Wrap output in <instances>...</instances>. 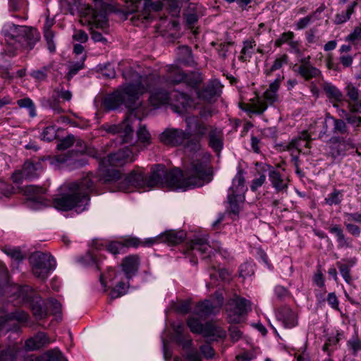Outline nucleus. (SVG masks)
<instances>
[{
    "label": "nucleus",
    "instance_id": "obj_20",
    "mask_svg": "<svg viewBox=\"0 0 361 361\" xmlns=\"http://www.w3.org/2000/svg\"><path fill=\"white\" fill-rule=\"evenodd\" d=\"M151 174L147 178L148 188L157 185L164 186V180L167 170L163 164L154 165L152 167Z\"/></svg>",
    "mask_w": 361,
    "mask_h": 361
},
{
    "label": "nucleus",
    "instance_id": "obj_43",
    "mask_svg": "<svg viewBox=\"0 0 361 361\" xmlns=\"http://www.w3.org/2000/svg\"><path fill=\"white\" fill-rule=\"evenodd\" d=\"M288 63V56H287V54H284L279 55L275 58V59L273 62V64L271 65L270 68L267 69L264 71V73L266 74L267 76H270L273 72L280 70L284 66L287 65Z\"/></svg>",
    "mask_w": 361,
    "mask_h": 361
},
{
    "label": "nucleus",
    "instance_id": "obj_62",
    "mask_svg": "<svg viewBox=\"0 0 361 361\" xmlns=\"http://www.w3.org/2000/svg\"><path fill=\"white\" fill-rule=\"evenodd\" d=\"M338 266L340 273L345 281L348 283H350L352 281V278L350 276V270L349 266L345 264H341L339 262L338 263Z\"/></svg>",
    "mask_w": 361,
    "mask_h": 361
},
{
    "label": "nucleus",
    "instance_id": "obj_59",
    "mask_svg": "<svg viewBox=\"0 0 361 361\" xmlns=\"http://www.w3.org/2000/svg\"><path fill=\"white\" fill-rule=\"evenodd\" d=\"M44 37L47 42L49 50L51 52H54L56 46L54 42V32L49 28L44 29Z\"/></svg>",
    "mask_w": 361,
    "mask_h": 361
},
{
    "label": "nucleus",
    "instance_id": "obj_47",
    "mask_svg": "<svg viewBox=\"0 0 361 361\" xmlns=\"http://www.w3.org/2000/svg\"><path fill=\"white\" fill-rule=\"evenodd\" d=\"M341 336V334L338 332L336 336H329L323 345V350L326 352L329 355L336 349V345L339 343Z\"/></svg>",
    "mask_w": 361,
    "mask_h": 361
},
{
    "label": "nucleus",
    "instance_id": "obj_33",
    "mask_svg": "<svg viewBox=\"0 0 361 361\" xmlns=\"http://www.w3.org/2000/svg\"><path fill=\"white\" fill-rule=\"evenodd\" d=\"M67 361L63 353L58 349L55 348L48 350L39 357L31 356L26 361Z\"/></svg>",
    "mask_w": 361,
    "mask_h": 361
},
{
    "label": "nucleus",
    "instance_id": "obj_25",
    "mask_svg": "<svg viewBox=\"0 0 361 361\" xmlns=\"http://www.w3.org/2000/svg\"><path fill=\"white\" fill-rule=\"evenodd\" d=\"M139 265L140 259L137 255H129L123 259L121 267L128 280L136 274Z\"/></svg>",
    "mask_w": 361,
    "mask_h": 361
},
{
    "label": "nucleus",
    "instance_id": "obj_60",
    "mask_svg": "<svg viewBox=\"0 0 361 361\" xmlns=\"http://www.w3.org/2000/svg\"><path fill=\"white\" fill-rule=\"evenodd\" d=\"M356 113H351L349 116L346 118L347 123L351 125L354 131L357 132L359 127L361 126V117L355 115Z\"/></svg>",
    "mask_w": 361,
    "mask_h": 361
},
{
    "label": "nucleus",
    "instance_id": "obj_50",
    "mask_svg": "<svg viewBox=\"0 0 361 361\" xmlns=\"http://www.w3.org/2000/svg\"><path fill=\"white\" fill-rule=\"evenodd\" d=\"M57 132L56 126L51 125L44 128L41 134V140L47 142H51L56 138Z\"/></svg>",
    "mask_w": 361,
    "mask_h": 361
},
{
    "label": "nucleus",
    "instance_id": "obj_29",
    "mask_svg": "<svg viewBox=\"0 0 361 361\" xmlns=\"http://www.w3.org/2000/svg\"><path fill=\"white\" fill-rule=\"evenodd\" d=\"M222 86L217 80L210 81L198 94L200 97L209 101L221 91Z\"/></svg>",
    "mask_w": 361,
    "mask_h": 361
},
{
    "label": "nucleus",
    "instance_id": "obj_39",
    "mask_svg": "<svg viewBox=\"0 0 361 361\" xmlns=\"http://www.w3.org/2000/svg\"><path fill=\"white\" fill-rule=\"evenodd\" d=\"M13 288L16 290L14 294L17 298L22 299L23 301L30 302L33 297L37 296L32 288L29 286L15 285Z\"/></svg>",
    "mask_w": 361,
    "mask_h": 361
},
{
    "label": "nucleus",
    "instance_id": "obj_37",
    "mask_svg": "<svg viewBox=\"0 0 361 361\" xmlns=\"http://www.w3.org/2000/svg\"><path fill=\"white\" fill-rule=\"evenodd\" d=\"M41 170L42 166L39 162L34 164L31 161L25 162L22 169L25 179H32L37 177Z\"/></svg>",
    "mask_w": 361,
    "mask_h": 361
},
{
    "label": "nucleus",
    "instance_id": "obj_56",
    "mask_svg": "<svg viewBox=\"0 0 361 361\" xmlns=\"http://www.w3.org/2000/svg\"><path fill=\"white\" fill-rule=\"evenodd\" d=\"M187 324L192 333L201 334L203 331L204 326L197 319L189 318L187 321Z\"/></svg>",
    "mask_w": 361,
    "mask_h": 361
},
{
    "label": "nucleus",
    "instance_id": "obj_12",
    "mask_svg": "<svg viewBox=\"0 0 361 361\" xmlns=\"http://www.w3.org/2000/svg\"><path fill=\"white\" fill-rule=\"evenodd\" d=\"M294 71L305 81L312 79L318 80L319 82L323 80L321 70L312 64L310 56L300 59L299 63L294 66Z\"/></svg>",
    "mask_w": 361,
    "mask_h": 361
},
{
    "label": "nucleus",
    "instance_id": "obj_19",
    "mask_svg": "<svg viewBox=\"0 0 361 361\" xmlns=\"http://www.w3.org/2000/svg\"><path fill=\"white\" fill-rule=\"evenodd\" d=\"M61 97L66 101H70L72 98V93L68 90H54L51 97L47 99L44 106L51 109L55 114H61L63 111L59 106V98Z\"/></svg>",
    "mask_w": 361,
    "mask_h": 361
},
{
    "label": "nucleus",
    "instance_id": "obj_34",
    "mask_svg": "<svg viewBox=\"0 0 361 361\" xmlns=\"http://www.w3.org/2000/svg\"><path fill=\"white\" fill-rule=\"evenodd\" d=\"M171 97L176 99L177 104H174L175 111L178 114H181L182 110L190 107L192 104V99L187 94L183 92H174L171 94Z\"/></svg>",
    "mask_w": 361,
    "mask_h": 361
},
{
    "label": "nucleus",
    "instance_id": "obj_35",
    "mask_svg": "<svg viewBox=\"0 0 361 361\" xmlns=\"http://www.w3.org/2000/svg\"><path fill=\"white\" fill-rule=\"evenodd\" d=\"M171 97V95L170 96L166 91L157 90L151 94L149 100L153 106L157 108L160 105L167 104Z\"/></svg>",
    "mask_w": 361,
    "mask_h": 361
},
{
    "label": "nucleus",
    "instance_id": "obj_31",
    "mask_svg": "<svg viewBox=\"0 0 361 361\" xmlns=\"http://www.w3.org/2000/svg\"><path fill=\"white\" fill-rule=\"evenodd\" d=\"M29 303L32 314L37 319H42L47 317V310L40 296L33 297Z\"/></svg>",
    "mask_w": 361,
    "mask_h": 361
},
{
    "label": "nucleus",
    "instance_id": "obj_1",
    "mask_svg": "<svg viewBox=\"0 0 361 361\" xmlns=\"http://www.w3.org/2000/svg\"><path fill=\"white\" fill-rule=\"evenodd\" d=\"M98 183L111 184L114 188L112 191L125 192L148 188L147 177L140 168L133 170L126 176H122L116 170L108 171L103 177L90 173L79 180L68 183L67 192L54 200V207L62 211L84 212L89 204L90 194L96 189Z\"/></svg>",
    "mask_w": 361,
    "mask_h": 361
},
{
    "label": "nucleus",
    "instance_id": "obj_15",
    "mask_svg": "<svg viewBox=\"0 0 361 361\" xmlns=\"http://www.w3.org/2000/svg\"><path fill=\"white\" fill-rule=\"evenodd\" d=\"M213 250H219L220 246L218 242L213 243L210 245L207 240L204 238H197L194 239L190 245V249L187 251L188 257L190 255L199 254V255L205 259L211 256L213 253Z\"/></svg>",
    "mask_w": 361,
    "mask_h": 361
},
{
    "label": "nucleus",
    "instance_id": "obj_13",
    "mask_svg": "<svg viewBox=\"0 0 361 361\" xmlns=\"http://www.w3.org/2000/svg\"><path fill=\"white\" fill-rule=\"evenodd\" d=\"M107 4L102 0H94V8L87 5V16H90V23L97 28H104L108 24L106 18Z\"/></svg>",
    "mask_w": 361,
    "mask_h": 361
},
{
    "label": "nucleus",
    "instance_id": "obj_14",
    "mask_svg": "<svg viewBox=\"0 0 361 361\" xmlns=\"http://www.w3.org/2000/svg\"><path fill=\"white\" fill-rule=\"evenodd\" d=\"M259 166L263 171H268L269 180L277 192H287L289 179L285 175L269 164H260Z\"/></svg>",
    "mask_w": 361,
    "mask_h": 361
},
{
    "label": "nucleus",
    "instance_id": "obj_63",
    "mask_svg": "<svg viewBox=\"0 0 361 361\" xmlns=\"http://www.w3.org/2000/svg\"><path fill=\"white\" fill-rule=\"evenodd\" d=\"M345 41L353 43L361 41V27H356L353 31L345 37Z\"/></svg>",
    "mask_w": 361,
    "mask_h": 361
},
{
    "label": "nucleus",
    "instance_id": "obj_26",
    "mask_svg": "<svg viewBox=\"0 0 361 361\" xmlns=\"http://www.w3.org/2000/svg\"><path fill=\"white\" fill-rule=\"evenodd\" d=\"M50 343V340L44 333L39 332L25 341V348L27 350L32 351L44 347Z\"/></svg>",
    "mask_w": 361,
    "mask_h": 361
},
{
    "label": "nucleus",
    "instance_id": "obj_2",
    "mask_svg": "<svg viewBox=\"0 0 361 361\" xmlns=\"http://www.w3.org/2000/svg\"><path fill=\"white\" fill-rule=\"evenodd\" d=\"M123 75L129 82L123 85L104 100V106L108 110L117 109L123 104L128 109V116L121 123L104 126L107 133L118 135L116 141L119 144L131 141L133 135L132 123L133 121L140 120L136 112L137 107L140 104L139 97L151 89L154 81L153 77L142 76L132 70L124 72Z\"/></svg>",
    "mask_w": 361,
    "mask_h": 361
},
{
    "label": "nucleus",
    "instance_id": "obj_44",
    "mask_svg": "<svg viewBox=\"0 0 361 361\" xmlns=\"http://www.w3.org/2000/svg\"><path fill=\"white\" fill-rule=\"evenodd\" d=\"M255 46L256 43L253 39L244 41L243 47L240 51V56H239V60L243 62L250 61L254 52L253 49Z\"/></svg>",
    "mask_w": 361,
    "mask_h": 361
},
{
    "label": "nucleus",
    "instance_id": "obj_52",
    "mask_svg": "<svg viewBox=\"0 0 361 361\" xmlns=\"http://www.w3.org/2000/svg\"><path fill=\"white\" fill-rule=\"evenodd\" d=\"M343 199V195L341 191L334 189V191L330 193L326 198H325V203L328 205L338 204L341 202Z\"/></svg>",
    "mask_w": 361,
    "mask_h": 361
},
{
    "label": "nucleus",
    "instance_id": "obj_51",
    "mask_svg": "<svg viewBox=\"0 0 361 361\" xmlns=\"http://www.w3.org/2000/svg\"><path fill=\"white\" fill-rule=\"evenodd\" d=\"M347 347L353 355H357L361 351V340L357 336H353L348 341Z\"/></svg>",
    "mask_w": 361,
    "mask_h": 361
},
{
    "label": "nucleus",
    "instance_id": "obj_22",
    "mask_svg": "<svg viewBox=\"0 0 361 361\" xmlns=\"http://www.w3.org/2000/svg\"><path fill=\"white\" fill-rule=\"evenodd\" d=\"M28 314L24 311H16L9 314L0 317V331H8L11 330L10 322L13 320L18 322H26L28 319Z\"/></svg>",
    "mask_w": 361,
    "mask_h": 361
},
{
    "label": "nucleus",
    "instance_id": "obj_7",
    "mask_svg": "<svg viewBox=\"0 0 361 361\" xmlns=\"http://www.w3.org/2000/svg\"><path fill=\"white\" fill-rule=\"evenodd\" d=\"M136 147L133 145L131 147H126L119 149L114 153H111L107 156V157H101L97 155V153L93 149L92 152H89L88 154L90 156L100 160V164L106 167L107 163L109 166L121 167L126 164L133 162L137 157V153L135 152L134 150Z\"/></svg>",
    "mask_w": 361,
    "mask_h": 361
},
{
    "label": "nucleus",
    "instance_id": "obj_53",
    "mask_svg": "<svg viewBox=\"0 0 361 361\" xmlns=\"http://www.w3.org/2000/svg\"><path fill=\"white\" fill-rule=\"evenodd\" d=\"M165 6L172 16H178L180 12V4L178 0H164Z\"/></svg>",
    "mask_w": 361,
    "mask_h": 361
},
{
    "label": "nucleus",
    "instance_id": "obj_27",
    "mask_svg": "<svg viewBox=\"0 0 361 361\" xmlns=\"http://www.w3.org/2000/svg\"><path fill=\"white\" fill-rule=\"evenodd\" d=\"M310 137L307 132H302L298 137L293 139L288 145V150H297L299 153L303 152V148L310 149Z\"/></svg>",
    "mask_w": 361,
    "mask_h": 361
},
{
    "label": "nucleus",
    "instance_id": "obj_3",
    "mask_svg": "<svg viewBox=\"0 0 361 361\" xmlns=\"http://www.w3.org/2000/svg\"><path fill=\"white\" fill-rule=\"evenodd\" d=\"M212 169L209 161L196 159L184 173L178 169L167 171L164 186L170 190H187L195 187H202L212 181Z\"/></svg>",
    "mask_w": 361,
    "mask_h": 361
},
{
    "label": "nucleus",
    "instance_id": "obj_42",
    "mask_svg": "<svg viewBox=\"0 0 361 361\" xmlns=\"http://www.w3.org/2000/svg\"><path fill=\"white\" fill-rule=\"evenodd\" d=\"M260 164L257 163L256 166L258 167L255 178L252 180L250 185V190L255 192L262 187L266 182L267 173L268 171H263L259 166Z\"/></svg>",
    "mask_w": 361,
    "mask_h": 361
},
{
    "label": "nucleus",
    "instance_id": "obj_40",
    "mask_svg": "<svg viewBox=\"0 0 361 361\" xmlns=\"http://www.w3.org/2000/svg\"><path fill=\"white\" fill-rule=\"evenodd\" d=\"M20 348L18 344L8 346L6 350L0 351V361H16Z\"/></svg>",
    "mask_w": 361,
    "mask_h": 361
},
{
    "label": "nucleus",
    "instance_id": "obj_49",
    "mask_svg": "<svg viewBox=\"0 0 361 361\" xmlns=\"http://www.w3.org/2000/svg\"><path fill=\"white\" fill-rule=\"evenodd\" d=\"M85 58V56H82L80 61L73 63L68 66V73L66 75L68 80H70L78 73L79 71L84 68V61Z\"/></svg>",
    "mask_w": 361,
    "mask_h": 361
},
{
    "label": "nucleus",
    "instance_id": "obj_61",
    "mask_svg": "<svg viewBox=\"0 0 361 361\" xmlns=\"http://www.w3.org/2000/svg\"><path fill=\"white\" fill-rule=\"evenodd\" d=\"M254 274L253 266L250 263H244L240 266L239 274L243 278L252 276Z\"/></svg>",
    "mask_w": 361,
    "mask_h": 361
},
{
    "label": "nucleus",
    "instance_id": "obj_30",
    "mask_svg": "<svg viewBox=\"0 0 361 361\" xmlns=\"http://www.w3.org/2000/svg\"><path fill=\"white\" fill-rule=\"evenodd\" d=\"M61 5L67 7L68 12L74 16L75 13H81L87 16V5L82 0H59Z\"/></svg>",
    "mask_w": 361,
    "mask_h": 361
},
{
    "label": "nucleus",
    "instance_id": "obj_11",
    "mask_svg": "<svg viewBox=\"0 0 361 361\" xmlns=\"http://www.w3.org/2000/svg\"><path fill=\"white\" fill-rule=\"evenodd\" d=\"M251 310V302L245 298L235 296L227 304L226 312L229 322L237 324L241 321V317Z\"/></svg>",
    "mask_w": 361,
    "mask_h": 361
},
{
    "label": "nucleus",
    "instance_id": "obj_5",
    "mask_svg": "<svg viewBox=\"0 0 361 361\" xmlns=\"http://www.w3.org/2000/svg\"><path fill=\"white\" fill-rule=\"evenodd\" d=\"M4 35L8 39L18 42L20 47L31 50L39 40L40 35L37 29L25 25H17L7 23L2 30Z\"/></svg>",
    "mask_w": 361,
    "mask_h": 361
},
{
    "label": "nucleus",
    "instance_id": "obj_21",
    "mask_svg": "<svg viewBox=\"0 0 361 361\" xmlns=\"http://www.w3.org/2000/svg\"><path fill=\"white\" fill-rule=\"evenodd\" d=\"M207 136L209 147L215 152L219 153L224 147V134L222 130L214 126Z\"/></svg>",
    "mask_w": 361,
    "mask_h": 361
},
{
    "label": "nucleus",
    "instance_id": "obj_38",
    "mask_svg": "<svg viewBox=\"0 0 361 361\" xmlns=\"http://www.w3.org/2000/svg\"><path fill=\"white\" fill-rule=\"evenodd\" d=\"M216 309L217 308L212 302L209 300H204L197 305L195 309V312L201 317H205L214 314Z\"/></svg>",
    "mask_w": 361,
    "mask_h": 361
},
{
    "label": "nucleus",
    "instance_id": "obj_23",
    "mask_svg": "<svg viewBox=\"0 0 361 361\" xmlns=\"http://www.w3.org/2000/svg\"><path fill=\"white\" fill-rule=\"evenodd\" d=\"M165 6L164 0L152 2V0H147L143 3L142 13L138 15L137 18H141V23L149 21L152 19V11H159Z\"/></svg>",
    "mask_w": 361,
    "mask_h": 361
},
{
    "label": "nucleus",
    "instance_id": "obj_17",
    "mask_svg": "<svg viewBox=\"0 0 361 361\" xmlns=\"http://www.w3.org/2000/svg\"><path fill=\"white\" fill-rule=\"evenodd\" d=\"M159 140L165 145L178 147L182 145L188 138L185 130L169 128L159 134Z\"/></svg>",
    "mask_w": 361,
    "mask_h": 361
},
{
    "label": "nucleus",
    "instance_id": "obj_55",
    "mask_svg": "<svg viewBox=\"0 0 361 361\" xmlns=\"http://www.w3.org/2000/svg\"><path fill=\"white\" fill-rule=\"evenodd\" d=\"M128 286L123 282H119L118 284L111 290L110 297L113 299L119 298L125 295L127 292Z\"/></svg>",
    "mask_w": 361,
    "mask_h": 361
},
{
    "label": "nucleus",
    "instance_id": "obj_45",
    "mask_svg": "<svg viewBox=\"0 0 361 361\" xmlns=\"http://www.w3.org/2000/svg\"><path fill=\"white\" fill-rule=\"evenodd\" d=\"M186 23L193 25L198 20L197 6L195 4H190L184 13Z\"/></svg>",
    "mask_w": 361,
    "mask_h": 361
},
{
    "label": "nucleus",
    "instance_id": "obj_18",
    "mask_svg": "<svg viewBox=\"0 0 361 361\" xmlns=\"http://www.w3.org/2000/svg\"><path fill=\"white\" fill-rule=\"evenodd\" d=\"M345 92L348 98V109L351 113H361V95L359 90L352 83H348L345 87Z\"/></svg>",
    "mask_w": 361,
    "mask_h": 361
},
{
    "label": "nucleus",
    "instance_id": "obj_64",
    "mask_svg": "<svg viewBox=\"0 0 361 361\" xmlns=\"http://www.w3.org/2000/svg\"><path fill=\"white\" fill-rule=\"evenodd\" d=\"M186 361H202L201 355L196 349H190L185 355Z\"/></svg>",
    "mask_w": 361,
    "mask_h": 361
},
{
    "label": "nucleus",
    "instance_id": "obj_6",
    "mask_svg": "<svg viewBox=\"0 0 361 361\" xmlns=\"http://www.w3.org/2000/svg\"><path fill=\"white\" fill-rule=\"evenodd\" d=\"M245 171L239 168L237 173L232 180V185L228 190L227 201L231 212L234 214H238L240 204L245 200V192L247 190L245 186Z\"/></svg>",
    "mask_w": 361,
    "mask_h": 361
},
{
    "label": "nucleus",
    "instance_id": "obj_10",
    "mask_svg": "<svg viewBox=\"0 0 361 361\" xmlns=\"http://www.w3.org/2000/svg\"><path fill=\"white\" fill-rule=\"evenodd\" d=\"M168 81L172 84H178L181 82L187 85L195 88L203 81L202 74L199 72H192L190 74H185L177 66L169 65L167 66Z\"/></svg>",
    "mask_w": 361,
    "mask_h": 361
},
{
    "label": "nucleus",
    "instance_id": "obj_46",
    "mask_svg": "<svg viewBox=\"0 0 361 361\" xmlns=\"http://www.w3.org/2000/svg\"><path fill=\"white\" fill-rule=\"evenodd\" d=\"M333 133L334 134L348 135L349 133V128L347 126V122L340 118L333 119Z\"/></svg>",
    "mask_w": 361,
    "mask_h": 361
},
{
    "label": "nucleus",
    "instance_id": "obj_24",
    "mask_svg": "<svg viewBox=\"0 0 361 361\" xmlns=\"http://www.w3.org/2000/svg\"><path fill=\"white\" fill-rule=\"evenodd\" d=\"M277 319L286 329H291L298 324L295 312L289 307H283L277 313Z\"/></svg>",
    "mask_w": 361,
    "mask_h": 361
},
{
    "label": "nucleus",
    "instance_id": "obj_4",
    "mask_svg": "<svg viewBox=\"0 0 361 361\" xmlns=\"http://www.w3.org/2000/svg\"><path fill=\"white\" fill-rule=\"evenodd\" d=\"M185 123V131L188 138L185 143V147L193 151L199 150L201 147V141L206 137L214 125L210 123L208 120L194 116H186Z\"/></svg>",
    "mask_w": 361,
    "mask_h": 361
},
{
    "label": "nucleus",
    "instance_id": "obj_9",
    "mask_svg": "<svg viewBox=\"0 0 361 361\" xmlns=\"http://www.w3.org/2000/svg\"><path fill=\"white\" fill-rule=\"evenodd\" d=\"M277 98V94L267 89L264 93L263 98L256 95L255 97L250 99L248 103H241L240 107L243 111L246 112L250 117L253 114L261 115L267 110L268 104H272L276 101Z\"/></svg>",
    "mask_w": 361,
    "mask_h": 361
},
{
    "label": "nucleus",
    "instance_id": "obj_57",
    "mask_svg": "<svg viewBox=\"0 0 361 361\" xmlns=\"http://www.w3.org/2000/svg\"><path fill=\"white\" fill-rule=\"evenodd\" d=\"M232 42H224L218 44L216 48L219 56L222 59H226L228 56V53L231 51L233 47Z\"/></svg>",
    "mask_w": 361,
    "mask_h": 361
},
{
    "label": "nucleus",
    "instance_id": "obj_28",
    "mask_svg": "<svg viewBox=\"0 0 361 361\" xmlns=\"http://www.w3.org/2000/svg\"><path fill=\"white\" fill-rule=\"evenodd\" d=\"M161 242L169 245H175L182 243L186 234L183 231L169 230L161 234Z\"/></svg>",
    "mask_w": 361,
    "mask_h": 361
},
{
    "label": "nucleus",
    "instance_id": "obj_58",
    "mask_svg": "<svg viewBox=\"0 0 361 361\" xmlns=\"http://www.w3.org/2000/svg\"><path fill=\"white\" fill-rule=\"evenodd\" d=\"M75 142V137L73 135H68L66 137L61 139L57 145V149L59 150H65L71 147Z\"/></svg>",
    "mask_w": 361,
    "mask_h": 361
},
{
    "label": "nucleus",
    "instance_id": "obj_16",
    "mask_svg": "<svg viewBox=\"0 0 361 361\" xmlns=\"http://www.w3.org/2000/svg\"><path fill=\"white\" fill-rule=\"evenodd\" d=\"M45 189L36 185H27L24 189V193L27 197L26 205L33 209H40L47 205V202L43 195Z\"/></svg>",
    "mask_w": 361,
    "mask_h": 361
},
{
    "label": "nucleus",
    "instance_id": "obj_48",
    "mask_svg": "<svg viewBox=\"0 0 361 361\" xmlns=\"http://www.w3.org/2000/svg\"><path fill=\"white\" fill-rule=\"evenodd\" d=\"M17 104L20 108H25L28 110L30 117L34 118L36 116V108L34 102L29 97L18 99Z\"/></svg>",
    "mask_w": 361,
    "mask_h": 361
},
{
    "label": "nucleus",
    "instance_id": "obj_36",
    "mask_svg": "<svg viewBox=\"0 0 361 361\" xmlns=\"http://www.w3.org/2000/svg\"><path fill=\"white\" fill-rule=\"evenodd\" d=\"M177 59L180 63L192 66L195 64L191 49L188 46H180L177 49Z\"/></svg>",
    "mask_w": 361,
    "mask_h": 361
},
{
    "label": "nucleus",
    "instance_id": "obj_54",
    "mask_svg": "<svg viewBox=\"0 0 361 361\" xmlns=\"http://www.w3.org/2000/svg\"><path fill=\"white\" fill-rule=\"evenodd\" d=\"M138 140L147 146L151 143V135L149 131L146 129L145 126H140L137 132Z\"/></svg>",
    "mask_w": 361,
    "mask_h": 361
},
{
    "label": "nucleus",
    "instance_id": "obj_8",
    "mask_svg": "<svg viewBox=\"0 0 361 361\" xmlns=\"http://www.w3.org/2000/svg\"><path fill=\"white\" fill-rule=\"evenodd\" d=\"M30 263L32 267L33 274L40 279H45L51 271L56 267V261L49 253L35 252L30 258Z\"/></svg>",
    "mask_w": 361,
    "mask_h": 361
},
{
    "label": "nucleus",
    "instance_id": "obj_32",
    "mask_svg": "<svg viewBox=\"0 0 361 361\" xmlns=\"http://www.w3.org/2000/svg\"><path fill=\"white\" fill-rule=\"evenodd\" d=\"M147 0H130L128 6V13L134 15L130 18L133 25L138 26L141 23V18H137L138 15L142 13L143 3Z\"/></svg>",
    "mask_w": 361,
    "mask_h": 361
},
{
    "label": "nucleus",
    "instance_id": "obj_41",
    "mask_svg": "<svg viewBox=\"0 0 361 361\" xmlns=\"http://www.w3.org/2000/svg\"><path fill=\"white\" fill-rule=\"evenodd\" d=\"M323 90L327 97L336 102H341L343 99V94L341 91L331 82H324L322 84Z\"/></svg>",
    "mask_w": 361,
    "mask_h": 361
}]
</instances>
